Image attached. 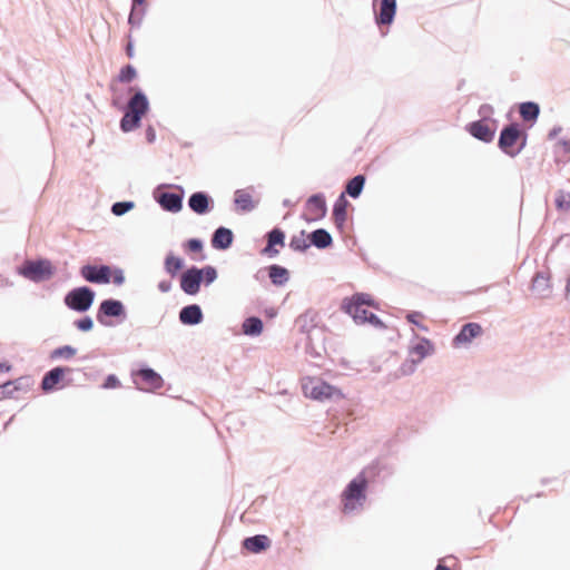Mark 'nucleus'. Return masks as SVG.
<instances>
[{
  "label": "nucleus",
  "mask_w": 570,
  "mask_h": 570,
  "mask_svg": "<svg viewBox=\"0 0 570 570\" xmlns=\"http://www.w3.org/2000/svg\"><path fill=\"white\" fill-rule=\"evenodd\" d=\"M383 466L380 462H373L363 469L345 487L341 494L342 511L350 514L361 509L366 500L368 482L380 474Z\"/></svg>",
  "instance_id": "f257e3e1"
},
{
  "label": "nucleus",
  "mask_w": 570,
  "mask_h": 570,
  "mask_svg": "<svg viewBox=\"0 0 570 570\" xmlns=\"http://www.w3.org/2000/svg\"><path fill=\"white\" fill-rule=\"evenodd\" d=\"M129 99L125 105L112 100V106L122 111L119 128L122 132H131L141 126L142 118L150 110V102L146 92L137 85L128 88Z\"/></svg>",
  "instance_id": "f03ea898"
},
{
  "label": "nucleus",
  "mask_w": 570,
  "mask_h": 570,
  "mask_svg": "<svg viewBox=\"0 0 570 570\" xmlns=\"http://www.w3.org/2000/svg\"><path fill=\"white\" fill-rule=\"evenodd\" d=\"M153 197L163 210L176 214L183 209L185 189L179 185L160 184L154 189Z\"/></svg>",
  "instance_id": "7ed1b4c3"
},
{
  "label": "nucleus",
  "mask_w": 570,
  "mask_h": 570,
  "mask_svg": "<svg viewBox=\"0 0 570 570\" xmlns=\"http://www.w3.org/2000/svg\"><path fill=\"white\" fill-rule=\"evenodd\" d=\"M96 320L106 327L122 324L127 320L126 306L120 299L106 298L97 308Z\"/></svg>",
  "instance_id": "20e7f679"
},
{
  "label": "nucleus",
  "mask_w": 570,
  "mask_h": 570,
  "mask_svg": "<svg viewBox=\"0 0 570 570\" xmlns=\"http://www.w3.org/2000/svg\"><path fill=\"white\" fill-rule=\"evenodd\" d=\"M18 274L31 282L40 283L53 276L55 267L48 258L28 259L18 268Z\"/></svg>",
  "instance_id": "39448f33"
},
{
  "label": "nucleus",
  "mask_w": 570,
  "mask_h": 570,
  "mask_svg": "<svg viewBox=\"0 0 570 570\" xmlns=\"http://www.w3.org/2000/svg\"><path fill=\"white\" fill-rule=\"evenodd\" d=\"M96 298V292L87 285L73 287L63 297V304L73 312H88Z\"/></svg>",
  "instance_id": "423d86ee"
},
{
  "label": "nucleus",
  "mask_w": 570,
  "mask_h": 570,
  "mask_svg": "<svg viewBox=\"0 0 570 570\" xmlns=\"http://www.w3.org/2000/svg\"><path fill=\"white\" fill-rule=\"evenodd\" d=\"M303 391L305 396L315 400V401H340L344 397L342 391L321 380H311L309 384L303 385Z\"/></svg>",
  "instance_id": "0eeeda50"
},
{
  "label": "nucleus",
  "mask_w": 570,
  "mask_h": 570,
  "mask_svg": "<svg viewBox=\"0 0 570 570\" xmlns=\"http://www.w3.org/2000/svg\"><path fill=\"white\" fill-rule=\"evenodd\" d=\"M521 124L512 121L504 125L498 138V148L510 158L517 157L518 140H520Z\"/></svg>",
  "instance_id": "6e6552de"
},
{
  "label": "nucleus",
  "mask_w": 570,
  "mask_h": 570,
  "mask_svg": "<svg viewBox=\"0 0 570 570\" xmlns=\"http://www.w3.org/2000/svg\"><path fill=\"white\" fill-rule=\"evenodd\" d=\"M132 381L138 390L153 392L159 390L164 380L161 375L148 365H142L131 373Z\"/></svg>",
  "instance_id": "1a4fd4ad"
},
{
  "label": "nucleus",
  "mask_w": 570,
  "mask_h": 570,
  "mask_svg": "<svg viewBox=\"0 0 570 570\" xmlns=\"http://www.w3.org/2000/svg\"><path fill=\"white\" fill-rule=\"evenodd\" d=\"M111 265L85 264L80 267V276L88 283L105 285L111 283Z\"/></svg>",
  "instance_id": "9d476101"
},
{
  "label": "nucleus",
  "mask_w": 570,
  "mask_h": 570,
  "mask_svg": "<svg viewBox=\"0 0 570 570\" xmlns=\"http://www.w3.org/2000/svg\"><path fill=\"white\" fill-rule=\"evenodd\" d=\"M72 372L68 366H55L47 371L40 382V389L43 393H52L65 387L63 380L67 373Z\"/></svg>",
  "instance_id": "9b49d317"
},
{
  "label": "nucleus",
  "mask_w": 570,
  "mask_h": 570,
  "mask_svg": "<svg viewBox=\"0 0 570 570\" xmlns=\"http://www.w3.org/2000/svg\"><path fill=\"white\" fill-rule=\"evenodd\" d=\"M372 6L377 27L391 26L394 22L397 10L396 0H373Z\"/></svg>",
  "instance_id": "f8f14e48"
},
{
  "label": "nucleus",
  "mask_w": 570,
  "mask_h": 570,
  "mask_svg": "<svg viewBox=\"0 0 570 570\" xmlns=\"http://www.w3.org/2000/svg\"><path fill=\"white\" fill-rule=\"evenodd\" d=\"M317 321L318 313L313 309H307L296 317L295 325L306 337L317 335L320 341H325L324 330L317 325Z\"/></svg>",
  "instance_id": "ddd939ff"
},
{
  "label": "nucleus",
  "mask_w": 570,
  "mask_h": 570,
  "mask_svg": "<svg viewBox=\"0 0 570 570\" xmlns=\"http://www.w3.org/2000/svg\"><path fill=\"white\" fill-rule=\"evenodd\" d=\"M498 120H493V124L474 120L465 125V130L471 135L474 139L482 141L484 144H490L493 141L497 132Z\"/></svg>",
  "instance_id": "4468645a"
},
{
  "label": "nucleus",
  "mask_w": 570,
  "mask_h": 570,
  "mask_svg": "<svg viewBox=\"0 0 570 570\" xmlns=\"http://www.w3.org/2000/svg\"><path fill=\"white\" fill-rule=\"evenodd\" d=\"M198 266L191 265L187 267L179 276L180 289L189 296H195L200 292L203 285Z\"/></svg>",
  "instance_id": "2eb2a0df"
},
{
  "label": "nucleus",
  "mask_w": 570,
  "mask_h": 570,
  "mask_svg": "<svg viewBox=\"0 0 570 570\" xmlns=\"http://www.w3.org/2000/svg\"><path fill=\"white\" fill-rule=\"evenodd\" d=\"M32 384L33 379L30 375L6 381L0 384V401L13 397L16 392H28Z\"/></svg>",
  "instance_id": "dca6fc26"
},
{
  "label": "nucleus",
  "mask_w": 570,
  "mask_h": 570,
  "mask_svg": "<svg viewBox=\"0 0 570 570\" xmlns=\"http://www.w3.org/2000/svg\"><path fill=\"white\" fill-rule=\"evenodd\" d=\"M266 245L261 249V255L274 258L279 254L277 246L284 247L286 234L281 227H274L265 234Z\"/></svg>",
  "instance_id": "f3484780"
},
{
  "label": "nucleus",
  "mask_w": 570,
  "mask_h": 570,
  "mask_svg": "<svg viewBox=\"0 0 570 570\" xmlns=\"http://www.w3.org/2000/svg\"><path fill=\"white\" fill-rule=\"evenodd\" d=\"M187 205L191 212L203 216L214 209L215 203L213 197L207 191L199 190L193 193L189 196Z\"/></svg>",
  "instance_id": "a211bd4d"
},
{
  "label": "nucleus",
  "mask_w": 570,
  "mask_h": 570,
  "mask_svg": "<svg viewBox=\"0 0 570 570\" xmlns=\"http://www.w3.org/2000/svg\"><path fill=\"white\" fill-rule=\"evenodd\" d=\"M253 189L254 188L250 186L245 189H236L234 191L233 204L235 212L246 214L253 212L256 208L257 203L254 202L250 194Z\"/></svg>",
  "instance_id": "6ab92c4d"
},
{
  "label": "nucleus",
  "mask_w": 570,
  "mask_h": 570,
  "mask_svg": "<svg viewBox=\"0 0 570 570\" xmlns=\"http://www.w3.org/2000/svg\"><path fill=\"white\" fill-rule=\"evenodd\" d=\"M235 236L230 228L225 226L217 227L212 234L210 245L216 250H227L232 247Z\"/></svg>",
  "instance_id": "aec40b11"
},
{
  "label": "nucleus",
  "mask_w": 570,
  "mask_h": 570,
  "mask_svg": "<svg viewBox=\"0 0 570 570\" xmlns=\"http://www.w3.org/2000/svg\"><path fill=\"white\" fill-rule=\"evenodd\" d=\"M179 322L185 326H196L204 321V313L198 304L183 306L178 313Z\"/></svg>",
  "instance_id": "412c9836"
},
{
  "label": "nucleus",
  "mask_w": 570,
  "mask_h": 570,
  "mask_svg": "<svg viewBox=\"0 0 570 570\" xmlns=\"http://www.w3.org/2000/svg\"><path fill=\"white\" fill-rule=\"evenodd\" d=\"M482 334V326L479 323L469 322L461 326L459 333L453 337V345L461 346L470 343Z\"/></svg>",
  "instance_id": "4be33fe9"
},
{
  "label": "nucleus",
  "mask_w": 570,
  "mask_h": 570,
  "mask_svg": "<svg viewBox=\"0 0 570 570\" xmlns=\"http://www.w3.org/2000/svg\"><path fill=\"white\" fill-rule=\"evenodd\" d=\"M271 544L272 540L266 534H255L243 539L242 549L258 554L266 551Z\"/></svg>",
  "instance_id": "5701e85b"
},
{
  "label": "nucleus",
  "mask_w": 570,
  "mask_h": 570,
  "mask_svg": "<svg viewBox=\"0 0 570 570\" xmlns=\"http://www.w3.org/2000/svg\"><path fill=\"white\" fill-rule=\"evenodd\" d=\"M348 205L350 202L346 199L345 193H341L333 205L332 218L335 227L341 232L344 229L346 223Z\"/></svg>",
  "instance_id": "b1692460"
},
{
  "label": "nucleus",
  "mask_w": 570,
  "mask_h": 570,
  "mask_svg": "<svg viewBox=\"0 0 570 570\" xmlns=\"http://www.w3.org/2000/svg\"><path fill=\"white\" fill-rule=\"evenodd\" d=\"M519 115L528 128H531L540 116V105L535 101H523L519 104Z\"/></svg>",
  "instance_id": "393cba45"
},
{
  "label": "nucleus",
  "mask_w": 570,
  "mask_h": 570,
  "mask_svg": "<svg viewBox=\"0 0 570 570\" xmlns=\"http://www.w3.org/2000/svg\"><path fill=\"white\" fill-rule=\"evenodd\" d=\"M307 239L311 246L317 249H327L333 246V237L325 228H316L307 234Z\"/></svg>",
  "instance_id": "a878e982"
},
{
  "label": "nucleus",
  "mask_w": 570,
  "mask_h": 570,
  "mask_svg": "<svg viewBox=\"0 0 570 570\" xmlns=\"http://www.w3.org/2000/svg\"><path fill=\"white\" fill-rule=\"evenodd\" d=\"M531 291L539 297H548L551 293L550 277L543 272L535 273L532 278Z\"/></svg>",
  "instance_id": "bb28decb"
},
{
  "label": "nucleus",
  "mask_w": 570,
  "mask_h": 570,
  "mask_svg": "<svg viewBox=\"0 0 570 570\" xmlns=\"http://www.w3.org/2000/svg\"><path fill=\"white\" fill-rule=\"evenodd\" d=\"M341 309L351 316L356 325H365V318L371 313L365 306H358L345 301H342Z\"/></svg>",
  "instance_id": "cd10ccee"
},
{
  "label": "nucleus",
  "mask_w": 570,
  "mask_h": 570,
  "mask_svg": "<svg viewBox=\"0 0 570 570\" xmlns=\"http://www.w3.org/2000/svg\"><path fill=\"white\" fill-rule=\"evenodd\" d=\"M266 269L269 281L274 286H284L289 281V271L282 265L272 264Z\"/></svg>",
  "instance_id": "c85d7f7f"
},
{
  "label": "nucleus",
  "mask_w": 570,
  "mask_h": 570,
  "mask_svg": "<svg viewBox=\"0 0 570 570\" xmlns=\"http://www.w3.org/2000/svg\"><path fill=\"white\" fill-rule=\"evenodd\" d=\"M242 331L249 337L259 336L264 331V323L258 316H248L242 324Z\"/></svg>",
  "instance_id": "c756f323"
},
{
  "label": "nucleus",
  "mask_w": 570,
  "mask_h": 570,
  "mask_svg": "<svg viewBox=\"0 0 570 570\" xmlns=\"http://www.w3.org/2000/svg\"><path fill=\"white\" fill-rule=\"evenodd\" d=\"M366 177L363 174H357L347 180L345 186V195L347 194L353 199H357L365 187Z\"/></svg>",
  "instance_id": "7c9ffc66"
},
{
  "label": "nucleus",
  "mask_w": 570,
  "mask_h": 570,
  "mask_svg": "<svg viewBox=\"0 0 570 570\" xmlns=\"http://www.w3.org/2000/svg\"><path fill=\"white\" fill-rule=\"evenodd\" d=\"M185 267V261L180 256H176L169 252L164 259V269L171 277H176Z\"/></svg>",
  "instance_id": "2f4dec72"
},
{
  "label": "nucleus",
  "mask_w": 570,
  "mask_h": 570,
  "mask_svg": "<svg viewBox=\"0 0 570 570\" xmlns=\"http://www.w3.org/2000/svg\"><path fill=\"white\" fill-rule=\"evenodd\" d=\"M325 352L324 341L317 335L307 336L305 341V353L314 360H320Z\"/></svg>",
  "instance_id": "473e14b6"
},
{
  "label": "nucleus",
  "mask_w": 570,
  "mask_h": 570,
  "mask_svg": "<svg viewBox=\"0 0 570 570\" xmlns=\"http://www.w3.org/2000/svg\"><path fill=\"white\" fill-rule=\"evenodd\" d=\"M554 163L557 165H566L570 161V139L561 138L553 149Z\"/></svg>",
  "instance_id": "72a5a7b5"
},
{
  "label": "nucleus",
  "mask_w": 570,
  "mask_h": 570,
  "mask_svg": "<svg viewBox=\"0 0 570 570\" xmlns=\"http://www.w3.org/2000/svg\"><path fill=\"white\" fill-rule=\"evenodd\" d=\"M306 206L309 210L318 214V218H323L326 215L327 206L326 198L323 193H316L311 195L306 200Z\"/></svg>",
  "instance_id": "f704fd0d"
},
{
  "label": "nucleus",
  "mask_w": 570,
  "mask_h": 570,
  "mask_svg": "<svg viewBox=\"0 0 570 570\" xmlns=\"http://www.w3.org/2000/svg\"><path fill=\"white\" fill-rule=\"evenodd\" d=\"M147 13V4L135 6L130 2V11L128 14V24L131 29H139Z\"/></svg>",
  "instance_id": "c9c22d12"
},
{
  "label": "nucleus",
  "mask_w": 570,
  "mask_h": 570,
  "mask_svg": "<svg viewBox=\"0 0 570 570\" xmlns=\"http://www.w3.org/2000/svg\"><path fill=\"white\" fill-rule=\"evenodd\" d=\"M433 352H434V345L426 337H421L420 341L415 345L410 347V353L416 354L419 356V358L416 361H419V362H421L426 356L431 355Z\"/></svg>",
  "instance_id": "e433bc0d"
},
{
  "label": "nucleus",
  "mask_w": 570,
  "mask_h": 570,
  "mask_svg": "<svg viewBox=\"0 0 570 570\" xmlns=\"http://www.w3.org/2000/svg\"><path fill=\"white\" fill-rule=\"evenodd\" d=\"M343 301L356 304L358 306H370L377 308V303L367 293H355L352 296L345 297Z\"/></svg>",
  "instance_id": "4c0bfd02"
},
{
  "label": "nucleus",
  "mask_w": 570,
  "mask_h": 570,
  "mask_svg": "<svg viewBox=\"0 0 570 570\" xmlns=\"http://www.w3.org/2000/svg\"><path fill=\"white\" fill-rule=\"evenodd\" d=\"M305 237H307L305 230H301L299 235L292 236L289 240V248L294 252L305 253L311 247V244Z\"/></svg>",
  "instance_id": "58836bf2"
},
{
  "label": "nucleus",
  "mask_w": 570,
  "mask_h": 570,
  "mask_svg": "<svg viewBox=\"0 0 570 570\" xmlns=\"http://www.w3.org/2000/svg\"><path fill=\"white\" fill-rule=\"evenodd\" d=\"M77 354V348L71 345H62L55 350H52L49 354V358L52 361L56 360H70Z\"/></svg>",
  "instance_id": "ea45409f"
},
{
  "label": "nucleus",
  "mask_w": 570,
  "mask_h": 570,
  "mask_svg": "<svg viewBox=\"0 0 570 570\" xmlns=\"http://www.w3.org/2000/svg\"><path fill=\"white\" fill-rule=\"evenodd\" d=\"M200 278L203 279L202 283L205 286L212 285L218 277L217 268L213 265H205L202 267H198Z\"/></svg>",
  "instance_id": "a19ab883"
},
{
  "label": "nucleus",
  "mask_w": 570,
  "mask_h": 570,
  "mask_svg": "<svg viewBox=\"0 0 570 570\" xmlns=\"http://www.w3.org/2000/svg\"><path fill=\"white\" fill-rule=\"evenodd\" d=\"M137 77V70L136 68L130 65V63H127L125 65L124 67H121L118 76H117V80L121 83H129L131 82L135 78Z\"/></svg>",
  "instance_id": "79ce46f5"
},
{
  "label": "nucleus",
  "mask_w": 570,
  "mask_h": 570,
  "mask_svg": "<svg viewBox=\"0 0 570 570\" xmlns=\"http://www.w3.org/2000/svg\"><path fill=\"white\" fill-rule=\"evenodd\" d=\"M134 207L135 203L132 200L116 202L111 206V213L115 216H122L130 212Z\"/></svg>",
  "instance_id": "37998d69"
},
{
  "label": "nucleus",
  "mask_w": 570,
  "mask_h": 570,
  "mask_svg": "<svg viewBox=\"0 0 570 570\" xmlns=\"http://www.w3.org/2000/svg\"><path fill=\"white\" fill-rule=\"evenodd\" d=\"M183 247L186 252L198 254L204 250V242L200 238H189L183 243Z\"/></svg>",
  "instance_id": "c03bdc74"
},
{
  "label": "nucleus",
  "mask_w": 570,
  "mask_h": 570,
  "mask_svg": "<svg viewBox=\"0 0 570 570\" xmlns=\"http://www.w3.org/2000/svg\"><path fill=\"white\" fill-rule=\"evenodd\" d=\"M494 114V108L490 104H482L478 109V115L480 116L481 121H487L493 124L495 120L492 116Z\"/></svg>",
  "instance_id": "a18cd8bd"
},
{
  "label": "nucleus",
  "mask_w": 570,
  "mask_h": 570,
  "mask_svg": "<svg viewBox=\"0 0 570 570\" xmlns=\"http://www.w3.org/2000/svg\"><path fill=\"white\" fill-rule=\"evenodd\" d=\"M76 328L80 332H90L94 328V321L89 315H85L73 322Z\"/></svg>",
  "instance_id": "49530a36"
},
{
  "label": "nucleus",
  "mask_w": 570,
  "mask_h": 570,
  "mask_svg": "<svg viewBox=\"0 0 570 570\" xmlns=\"http://www.w3.org/2000/svg\"><path fill=\"white\" fill-rule=\"evenodd\" d=\"M554 204L558 210L569 212L570 200L566 199V194L562 189H559L556 194Z\"/></svg>",
  "instance_id": "de8ad7c7"
},
{
  "label": "nucleus",
  "mask_w": 570,
  "mask_h": 570,
  "mask_svg": "<svg viewBox=\"0 0 570 570\" xmlns=\"http://www.w3.org/2000/svg\"><path fill=\"white\" fill-rule=\"evenodd\" d=\"M420 362L419 361H415L413 358L411 360H405L401 365H400V373L402 375H411L415 372L416 370V366Z\"/></svg>",
  "instance_id": "09e8293b"
},
{
  "label": "nucleus",
  "mask_w": 570,
  "mask_h": 570,
  "mask_svg": "<svg viewBox=\"0 0 570 570\" xmlns=\"http://www.w3.org/2000/svg\"><path fill=\"white\" fill-rule=\"evenodd\" d=\"M111 267H112L111 283H114L116 286L124 285L126 282L124 269L118 266H114V265H111Z\"/></svg>",
  "instance_id": "8fccbe9b"
},
{
  "label": "nucleus",
  "mask_w": 570,
  "mask_h": 570,
  "mask_svg": "<svg viewBox=\"0 0 570 570\" xmlns=\"http://www.w3.org/2000/svg\"><path fill=\"white\" fill-rule=\"evenodd\" d=\"M365 324H370L375 328L385 330L386 325L384 322L373 312H371L365 318Z\"/></svg>",
  "instance_id": "3c124183"
},
{
  "label": "nucleus",
  "mask_w": 570,
  "mask_h": 570,
  "mask_svg": "<svg viewBox=\"0 0 570 570\" xmlns=\"http://www.w3.org/2000/svg\"><path fill=\"white\" fill-rule=\"evenodd\" d=\"M121 385L120 380L115 374H108L102 383V387L110 390V389H117Z\"/></svg>",
  "instance_id": "603ef678"
},
{
  "label": "nucleus",
  "mask_w": 570,
  "mask_h": 570,
  "mask_svg": "<svg viewBox=\"0 0 570 570\" xmlns=\"http://www.w3.org/2000/svg\"><path fill=\"white\" fill-rule=\"evenodd\" d=\"M419 316H422V314L420 312H410L407 315H406V321L415 326H417L420 330L422 331H428V326H425L424 324L420 323L419 321H416V317Z\"/></svg>",
  "instance_id": "864d4df0"
},
{
  "label": "nucleus",
  "mask_w": 570,
  "mask_h": 570,
  "mask_svg": "<svg viewBox=\"0 0 570 570\" xmlns=\"http://www.w3.org/2000/svg\"><path fill=\"white\" fill-rule=\"evenodd\" d=\"M528 141V132L521 127L520 140H518L517 156L525 148Z\"/></svg>",
  "instance_id": "5fc2aeb1"
},
{
  "label": "nucleus",
  "mask_w": 570,
  "mask_h": 570,
  "mask_svg": "<svg viewBox=\"0 0 570 570\" xmlns=\"http://www.w3.org/2000/svg\"><path fill=\"white\" fill-rule=\"evenodd\" d=\"M127 38H128V42L125 47V52H126L127 57L131 59L135 56L134 40H132L131 33H129L127 36Z\"/></svg>",
  "instance_id": "6e6d98bb"
},
{
  "label": "nucleus",
  "mask_w": 570,
  "mask_h": 570,
  "mask_svg": "<svg viewBox=\"0 0 570 570\" xmlns=\"http://www.w3.org/2000/svg\"><path fill=\"white\" fill-rule=\"evenodd\" d=\"M171 286H173L171 281H169V279H163V281H160V282L158 283L157 288H158V289H159V292H161V293H168V292H170Z\"/></svg>",
  "instance_id": "4d7b16f0"
},
{
  "label": "nucleus",
  "mask_w": 570,
  "mask_h": 570,
  "mask_svg": "<svg viewBox=\"0 0 570 570\" xmlns=\"http://www.w3.org/2000/svg\"><path fill=\"white\" fill-rule=\"evenodd\" d=\"M145 135H146L147 142H149V144L155 142V140H156V130H155V128L151 125H149L146 128Z\"/></svg>",
  "instance_id": "13d9d810"
},
{
  "label": "nucleus",
  "mask_w": 570,
  "mask_h": 570,
  "mask_svg": "<svg viewBox=\"0 0 570 570\" xmlns=\"http://www.w3.org/2000/svg\"><path fill=\"white\" fill-rule=\"evenodd\" d=\"M12 370V365L7 361H0V373H9Z\"/></svg>",
  "instance_id": "bf43d9fd"
},
{
  "label": "nucleus",
  "mask_w": 570,
  "mask_h": 570,
  "mask_svg": "<svg viewBox=\"0 0 570 570\" xmlns=\"http://www.w3.org/2000/svg\"><path fill=\"white\" fill-rule=\"evenodd\" d=\"M562 128L560 126H554L548 134V139H554L560 132Z\"/></svg>",
  "instance_id": "052dcab7"
},
{
  "label": "nucleus",
  "mask_w": 570,
  "mask_h": 570,
  "mask_svg": "<svg viewBox=\"0 0 570 570\" xmlns=\"http://www.w3.org/2000/svg\"><path fill=\"white\" fill-rule=\"evenodd\" d=\"M265 315L269 318H273L277 315V311L274 307L266 308Z\"/></svg>",
  "instance_id": "680f3d73"
},
{
  "label": "nucleus",
  "mask_w": 570,
  "mask_h": 570,
  "mask_svg": "<svg viewBox=\"0 0 570 570\" xmlns=\"http://www.w3.org/2000/svg\"><path fill=\"white\" fill-rule=\"evenodd\" d=\"M10 285H12V283H10V282L8 281V278H6V277H3V276H1V275H0V288H1V287H4V286H10Z\"/></svg>",
  "instance_id": "e2e57ef3"
},
{
  "label": "nucleus",
  "mask_w": 570,
  "mask_h": 570,
  "mask_svg": "<svg viewBox=\"0 0 570 570\" xmlns=\"http://www.w3.org/2000/svg\"><path fill=\"white\" fill-rule=\"evenodd\" d=\"M282 205H283L284 207L291 208V207H293L295 204H294L291 199L285 198V199L283 200Z\"/></svg>",
  "instance_id": "0e129e2a"
},
{
  "label": "nucleus",
  "mask_w": 570,
  "mask_h": 570,
  "mask_svg": "<svg viewBox=\"0 0 570 570\" xmlns=\"http://www.w3.org/2000/svg\"><path fill=\"white\" fill-rule=\"evenodd\" d=\"M130 2L134 3L135 6L147 4V0H131Z\"/></svg>",
  "instance_id": "69168bd1"
},
{
  "label": "nucleus",
  "mask_w": 570,
  "mask_h": 570,
  "mask_svg": "<svg viewBox=\"0 0 570 570\" xmlns=\"http://www.w3.org/2000/svg\"><path fill=\"white\" fill-rule=\"evenodd\" d=\"M261 272H262V271H258V272L255 274V278H256V279L262 278V275H259V274H261Z\"/></svg>",
  "instance_id": "338daca9"
},
{
  "label": "nucleus",
  "mask_w": 570,
  "mask_h": 570,
  "mask_svg": "<svg viewBox=\"0 0 570 570\" xmlns=\"http://www.w3.org/2000/svg\"><path fill=\"white\" fill-rule=\"evenodd\" d=\"M261 272H262V271H258V272L255 274V278H256V279L262 278V275H259V274H261Z\"/></svg>",
  "instance_id": "774afa93"
}]
</instances>
